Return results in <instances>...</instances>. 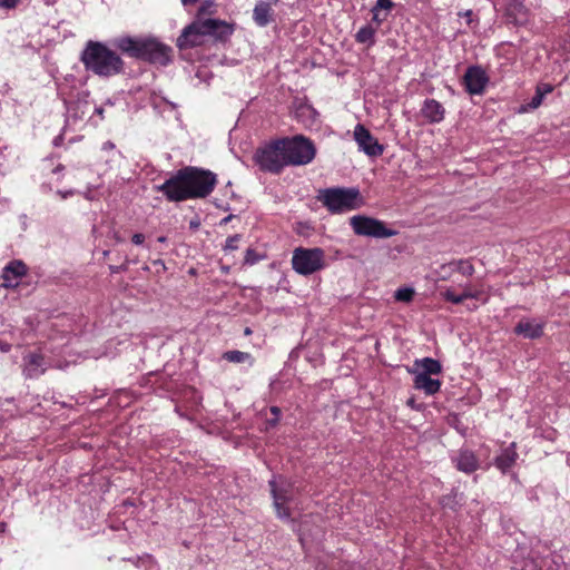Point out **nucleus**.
Instances as JSON below:
<instances>
[{"instance_id": "nucleus-1", "label": "nucleus", "mask_w": 570, "mask_h": 570, "mask_svg": "<svg viewBox=\"0 0 570 570\" xmlns=\"http://www.w3.org/2000/svg\"><path fill=\"white\" fill-rule=\"evenodd\" d=\"M216 184L217 176L213 171L188 166L177 170L155 189L163 193L167 200L179 203L207 197Z\"/></svg>"}, {"instance_id": "nucleus-2", "label": "nucleus", "mask_w": 570, "mask_h": 570, "mask_svg": "<svg viewBox=\"0 0 570 570\" xmlns=\"http://www.w3.org/2000/svg\"><path fill=\"white\" fill-rule=\"evenodd\" d=\"M111 46L125 56L151 65L165 67L173 61V49L155 37L120 36L111 41Z\"/></svg>"}, {"instance_id": "nucleus-3", "label": "nucleus", "mask_w": 570, "mask_h": 570, "mask_svg": "<svg viewBox=\"0 0 570 570\" xmlns=\"http://www.w3.org/2000/svg\"><path fill=\"white\" fill-rule=\"evenodd\" d=\"M80 61L86 71L100 78H111L125 72L121 56L101 41H87L80 53Z\"/></svg>"}, {"instance_id": "nucleus-4", "label": "nucleus", "mask_w": 570, "mask_h": 570, "mask_svg": "<svg viewBox=\"0 0 570 570\" xmlns=\"http://www.w3.org/2000/svg\"><path fill=\"white\" fill-rule=\"evenodd\" d=\"M317 199L331 214L347 213L363 205V198L356 187L324 188L318 191Z\"/></svg>"}, {"instance_id": "nucleus-5", "label": "nucleus", "mask_w": 570, "mask_h": 570, "mask_svg": "<svg viewBox=\"0 0 570 570\" xmlns=\"http://www.w3.org/2000/svg\"><path fill=\"white\" fill-rule=\"evenodd\" d=\"M281 140L284 142L283 151L287 166H304L315 158L316 148L309 138L296 135L291 138H281Z\"/></svg>"}, {"instance_id": "nucleus-6", "label": "nucleus", "mask_w": 570, "mask_h": 570, "mask_svg": "<svg viewBox=\"0 0 570 570\" xmlns=\"http://www.w3.org/2000/svg\"><path fill=\"white\" fill-rule=\"evenodd\" d=\"M283 145L284 142L281 139H275L256 150L254 160L261 170L279 174L287 167Z\"/></svg>"}, {"instance_id": "nucleus-7", "label": "nucleus", "mask_w": 570, "mask_h": 570, "mask_svg": "<svg viewBox=\"0 0 570 570\" xmlns=\"http://www.w3.org/2000/svg\"><path fill=\"white\" fill-rule=\"evenodd\" d=\"M350 225L355 235L377 239L390 238L399 233L396 229L390 228L385 222L366 215L352 216Z\"/></svg>"}, {"instance_id": "nucleus-8", "label": "nucleus", "mask_w": 570, "mask_h": 570, "mask_svg": "<svg viewBox=\"0 0 570 570\" xmlns=\"http://www.w3.org/2000/svg\"><path fill=\"white\" fill-rule=\"evenodd\" d=\"M324 250L320 247H297L293 252L292 267L299 275H311L324 267Z\"/></svg>"}, {"instance_id": "nucleus-9", "label": "nucleus", "mask_w": 570, "mask_h": 570, "mask_svg": "<svg viewBox=\"0 0 570 570\" xmlns=\"http://www.w3.org/2000/svg\"><path fill=\"white\" fill-rule=\"evenodd\" d=\"M271 488V494L273 497V505L277 517L282 520L291 519V511L287 503L293 499L294 484L285 479L276 480L273 478L268 481Z\"/></svg>"}, {"instance_id": "nucleus-10", "label": "nucleus", "mask_w": 570, "mask_h": 570, "mask_svg": "<svg viewBox=\"0 0 570 570\" xmlns=\"http://www.w3.org/2000/svg\"><path fill=\"white\" fill-rule=\"evenodd\" d=\"M353 137L357 147L368 157H379L384 151V146L371 134L362 124H357L353 131Z\"/></svg>"}, {"instance_id": "nucleus-11", "label": "nucleus", "mask_w": 570, "mask_h": 570, "mask_svg": "<svg viewBox=\"0 0 570 570\" xmlns=\"http://www.w3.org/2000/svg\"><path fill=\"white\" fill-rule=\"evenodd\" d=\"M202 26V19H196L190 24L186 26L177 38V47L183 50L203 45L206 35Z\"/></svg>"}, {"instance_id": "nucleus-12", "label": "nucleus", "mask_w": 570, "mask_h": 570, "mask_svg": "<svg viewBox=\"0 0 570 570\" xmlns=\"http://www.w3.org/2000/svg\"><path fill=\"white\" fill-rule=\"evenodd\" d=\"M489 82V76L481 66H470L463 76L465 90L470 95H481Z\"/></svg>"}, {"instance_id": "nucleus-13", "label": "nucleus", "mask_w": 570, "mask_h": 570, "mask_svg": "<svg viewBox=\"0 0 570 570\" xmlns=\"http://www.w3.org/2000/svg\"><path fill=\"white\" fill-rule=\"evenodd\" d=\"M203 21V30L205 31L206 36H212L216 40L224 41L227 38H229L234 31V28L232 24L227 23L226 21L219 20V19H202Z\"/></svg>"}, {"instance_id": "nucleus-14", "label": "nucleus", "mask_w": 570, "mask_h": 570, "mask_svg": "<svg viewBox=\"0 0 570 570\" xmlns=\"http://www.w3.org/2000/svg\"><path fill=\"white\" fill-rule=\"evenodd\" d=\"M47 370V362L40 353H28L23 356V375L27 379H37Z\"/></svg>"}, {"instance_id": "nucleus-15", "label": "nucleus", "mask_w": 570, "mask_h": 570, "mask_svg": "<svg viewBox=\"0 0 570 570\" xmlns=\"http://www.w3.org/2000/svg\"><path fill=\"white\" fill-rule=\"evenodd\" d=\"M27 273V266L21 261H12L2 269V286L13 288L18 286L19 279Z\"/></svg>"}, {"instance_id": "nucleus-16", "label": "nucleus", "mask_w": 570, "mask_h": 570, "mask_svg": "<svg viewBox=\"0 0 570 570\" xmlns=\"http://www.w3.org/2000/svg\"><path fill=\"white\" fill-rule=\"evenodd\" d=\"M544 323L532 318H522L514 327V333L528 340H535L543 335Z\"/></svg>"}, {"instance_id": "nucleus-17", "label": "nucleus", "mask_w": 570, "mask_h": 570, "mask_svg": "<svg viewBox=\"0 0 570 570\" xmlns=\"http://www.w3.org/2000/svg\"><path fill=\"white\" fill-rule=\"evenodd\" d=\"M455 468L466 474L473 473L480 466L479 460L474 452L468 449H462L455 456L452 458Z\"/></svg>"}, {"instance_id": "nucleus-18", "label": "nucleus", "mask_w": 570, "mask_h": 570, "mask_svg": "<svg viewBox=\"0 0 570 570\" xmlns=\"http://www.w3.org/2000/svg\"><path fill=\"white\" fill-rule=\"evenodd\" d=\"M505 16L514 24H524L528 21L529 10L523 0H505Z\"/></svg>"}, {"instance_id": "nucleus-19", "label": "nucleus", "mask_w": 570, "mask_h": 570, "mask_svg": "<svg viewBox=\"0 0 570 570\" xmlns=\"http://www.w3.org/2000/svg\"><path fill=\"white\" fill-rule=\"evenodd\" d=\"M421 112L431 124H438L444 119L445 110L438 100L425 99Z\"/></svg>"}, {"instance_id": "nucleus-20", "label": "nucleus", "mask_w": 570, "mask_h": 570, "mask_svg": "<svg viewBox=\"0 0 570 570\" xmlns=\"http://www.w3.org/2000/svg\"><path fill=\"white\" fill-rule=\"evenodd\" d=\"M517 459L515 443H511L495 458L494 464L502 473H505L514 465Z\"/></svg>"}, {"instance_id": "nucleus-21", "label": "nucleus", "mask_w": 570, "mask_h": 570, "mask_svg": "<svg viewBox=\"0 0 570 570\" xmlns=\"http://www.w3.org/2000/svg\"><path fill=\"white\" fill-rule=\"evenodd\" d=\"M253 20L258 27H266L273 19V9L269 2L259 1L253 10Z\"/></svg>"}, {"instance_id": "nucleus-22", "label": "nucleus", "mask_w": 570, "mask_h": 570, "mask_svg": "<svg viewBox=\"0 0 570 570\" xmlns=\"http://www.w3.org/2000/svg\"><path fill=\"white\" fill-rule=\"evenodd\" d=\"M414 387L424 391L428 395H434L440 391L441 382L424 374H415Z\"/></svg>"}, {"instance_id": "nucleus-23", "label": "nucleus", "mask_w": 570, "mask_h": 570, "mask_svg": "<svg viewBox=\"0 0 570 570\" xmlns=\"http://www.w3.org/2000/svg\"><path fill=\"white\" fill-rule=\"evenodd\" d=\"M414 365L416 367L421 368V372L417 374H424L428 376L431 375H438L442 372V365L438 360H434L432 357H424L422 360H416L414 362Z\"/></svg>"}, {"instance_id": "nucleus-24", "label": "nucleus", "mask_w": 570, "mask_h": 570, "mask_svg": "<svg viewBox=\"0 0 570 570\" xmlns=\"http://www.w3.org/2000/svg\"><path fill=\"white\" fill-rule=\"evenodd\" d=\"M376 28L367 23L358 29L355 33V41L362 45H366L371 48L375 45Z\"/></svg>"}, {"instance_id": "nucleus-25", "label": "nucleus", "mask_w": 570, "mask_h": 570, "mask_svg": "<svg viewBox=\"0 0 570 570\" xmlns=\"http://www.w3.org/2000/svg\"><path fill=\"white\" fill-rule=\"evenodd\" d=\"M296 116L305 126L312 127L317 120L318 112L308 105H302L296 110Z\"/></svg>"}, {"instance_id": "nucleus-26", "label": "nucleus", "mask_w": 570, "mask_h": 570, "mask_svg": "<svg viewBox=\"0 0 570 570\" xmlns=\"http://www.w3.org/2000/svg\"><path fill=\"white\" fill-rule=\"evenodd\" d=\"M223 358L232 363L249 362V364H253V357L249 353L237 350L225 352Z\"/></svg>"}, {"instance_id": "nucleus-27", "label": "nucleus", "mask_w": 570, "mask_h": 570, "mask_svg": "<svg viewBox=\"0 0 570 570\" xmlns=\"http://www.w3.org/2000/svg\"><path fill=\"white\" fill-rule=\"evenodd\" d=\"M454 271L463 276H472L474 274V266L470 259H454L452 261Z\"/></svg>"}, {"instance_id": "nucleus-28", "label": "nucleus", "mask_w": 570, "mask_h": 570, "mask_svg": "<svg viewBox=\"0 0 570 570\" xmlns=\"http://www.w3.org/2000/svg\"><path fill=\"white\" fill-rule=\"evenodd\" d=\"M543 97H542V94L541 92H538L535 90V94L534 96L530 99L529 102H527L525 105H522L520 107V112H528L530 110H534L537 109L538 107L541 106L542 101H543Z\"/></svg>"}, {"instance_id": "nucleus-29", "label": "nucleus", "mask_w": 570, "mask_h": 570, "mask_svg": "<svg viewBox=\"0 0 570 570\" xmlns=\"http://www.w3.org/2000/svg\"><path fill=\"white\" fill-rule=\"evenodd\" d=\"M215 8V0H204L197 11V19H202V17L206 14H214Z\"/></svg>"}, {"instance_id": "nucleus-30", "label": "nucleus", "mask_w": 570, "mask_h": 570, "mask_svg": "<svg viewBox=\"0 0 570 570\" xmlns=\"http://www.w3.org/2000/svg\"><path fill=\"white\" fill-rule=\"evenodd\" d=\"M265 255H261L255 249L248 248L245 253L244 264L252 266L263 261Z\"/></svg>"}, {"instance_id": "nucleus-31", "label": "nucleus", "mask_w": 570, "mask_h": 570, "mask_svg": "<svg viewBox=\"0 0 570 570\" xmlns=\"http://www.w3.org/2000/svg\"><path fill=\"white\" fill-rule=\"evenodd\" d=\"M414 296V289L411 287L399 288L395 292V299L399 302H411Z\"/></svg>"}, {"instance_id": "nucleus-32", "label": "nucleus", "mask_w": 570, "mask_h": 570, "mask_svg": "<svg viewBox=\"0 0 570 570\" xmlns=\"http://www.w3.org/2000/svg\"><path fill=\"white\" fill-rule=\"evenodd\" d=\"M454 271V266H452V262L448 264H442L438 269L436 274L439 275L440 279L446 281L451 277L452 273Z\"/></svg>"}, {"instance_id": "nucleus-33", "label": "nucleus", "mask_w": 570, "mask_h": 570, "mask_svg": "<svg viewBox=\"0 0 570 570\" xmlns=\"http://www.w3.org/2000/svg\"><path fill=\"white\" fill-rule=\"evenodd\" d=\"M443 298L446 302H451L453 304H461L463 302V297L461 294H455L452 289L448 288L442 293Z\"/></svg>"}, {"instance_id": "nucleus-34", "label": "nucleus", "mask_w": 570, "mask_h": 570, "mask_svg": "<svg viewBox=\"0 0 570 570\" xmlns=\"http://www.w3.org/2000/svg\"><path fill=\"white\" fill-rule=\"evenodd\" d=\"M239 240H240V235L239 234H235L233 236H229L226 239L224 249L225 250H236L238 248V242Z\"/></svg>"}, {"instance_id": "nucleus-35", "label": "nucleus", "mask_w": 570, "mask_h": 570, "mask_svg": "<svg viewBox=\"0 0 570 570\" xmlns=\"http://www.w3.org/2000/svg\"><path fill=\"white\" fill-rule=\"evenodd\" d=\"M271 413L273 414V419L267 420V424L269 426H275L278 423L279 417H281V409L277 406H272Z\"/></svg>"}, {"instance_id": "nucleus-36", "label": "nucleus", "mask_w": 570, "mask_h": 570, "mask_svg": "<svg viewBox=\"0 0 570 570\" xmlns=\"http://www.w3.org/2000/svg\"><path fill=\"white\" fill-rule=\"evenodd\" d=\"M392 7H393V2L391 0H376V3L373 7V9H376L379 11L381 9L390 10V9H392Z\"/></svg>"}, {"instance_id": "nucleus-37", "label": "nucleus", "mask_w": 570, "mask_h": 570, "mask_svg": "<svg viewBox=\"0 0 570 570\" xmlns=\"http://www.w3.org/2000/svg\"><path fill=\"white\" fill-rule=\"evenodd\" d=\"M461 295L463 297V301L468 299V298H479L480 292L479 291H472L469 286H464V291H463V293Z\"/></svg>"}, {"instance_id": "nucleus-38", "label": "nucleus", "mask_w": 570, "mask_h": 570, "mask_svg": "<svg viewBox=\"0 0 570 570\" xmlns=\"http://www.w3.org/2000/svg\"><path fill=\"white\" fill-rule=\"evenodd\" d=\"M535 90L541 92L542 97L544 98L548 94L552 92L553 87L550 83H539Z\"/></svg>"}, {"instance_id": "nucleus-39", "label": "nucleus", "mask_w": 570, "mask_h": 570, "mask_svg": "<svg viewBox=\"0 0 570 570\" xmlns=\"http://www.w3.org/2000/svg\"><path fill=\"white\" fill-rule=\"evenodd\" d=\"M20 0H0V8L1 9H13L18 6Z\"/></svg>"}, {"instance_id": "nucleus-40", "label": "nucleus", "mask_w": 570, "mask_h": 570, "mask_svg": "<svg viewBox=\"0 0 570 570\" xmlns=\"http://www.w3.org/2000/svg\"><path fill=\"white\" fill-rule=\"evenodd\" d=\"M373 18L372 20L376 23V28L386 19V16L381 17L380 11L372 8Z\"/></svg>"}, {"instance_id": "nucleus-41", "label": "nucleus", "mask_w": 570, "mask_h": 570, "mask_svg": "<svg viewBox=\"0 0 570 570\" xmlns=\"http://www.w3.org/2000/svg\"><path fill=\"white\" fill-rule=\"evenodd\" d=\"M131 242L135 244V245H142L144 242H145V235L141 234V233H136L132 235L131 237Z\"/></svg>"}, {"instance_id": "nucleus-42", "label": "nucleus", "mask_w": 570, "mask_h": 570, "mask_svg": "<svg viewBox=\"0 0 570 570\" xmlns=\"http://www.w3.org/2000/svg\"><path fill=\"white\" fill-rule=\"evenodd\" d=\"M459 14L464 17V18H466V22L469 24L472 22V16H473V11L472 10H465L464 12H461Z\"/></svg>"}, {"instance_id": "nucleus-43", "label": "nucleus", "mask_w": 570, "mask_h": 570, "mask_svg": "<svg viewBox=\"0 0 570 570\" xmlns=\"http://www.w3.org/2000/svg\"><path fill=\"white\" fill-rule=\"evenodd\" d=\"M181 1V4L187 8V7H191L194 4H196L197 2H199L200 0H180Z\"/></svg>"}, {"instance_id": "nucleus-44", "label": "nucleus", "mask_w": 570, "mask_h": 570, "mask_svg": "<svg viewBox=\"0 0 570 570\" xmlns=\"http://www.w3.org/2000/svg\"><path fill=\"white\" fill-rule=\"evenodd\" d=\"M11 350V345L6 342H0V351L8 353Z\"/></svg>"}, {"instance_id": "nucleus-45", "label": "nucleus", "mask_w": 570, "mask_h": 570, "mask_svg": "<svg viewBox=\"0 0 570 570\" xmlns=\"http://www.w3.org/2000/svg\"><path fill=\"white\" fill-rule=\"evenodd\" d=\"M95 114H97L101 119H104V108L102 107H96Z\"/></svg>"}, {"instance_id": "nucleus-46", "label": "nucleus", "mask_w": 570, "mask_h": 570, "mask_svg": "<svg viewBox=\"0 0 570 570\" xmlns=\"http://www.w3.org/2000/svg\"><path fill=\"white\" fill-rule=\"evenodd\" d=\"M233 215H228L226 217H224L222 220H220V225H226L227 223H229L232 219H233Z\"/></svg>"}, {"instance_id": "nucleus-47", "label": "nucleus", "mask_w": 570, "mask_h": 570, "mask_svg": "<svg viewBox=\"0 0 570 570\" xmlns=\"http://www.w3.org/2000/svg\"><path fill=\"white\" fill-rule=\"evenodd\" d=\"M105 150L107 149H112L114 148V144L111 141H106L104 144V147H102Z\"/></svg>"}, {"instance_id": "nucleus-48", "label": "nucleus", "mask_w": 570, "mask_h": 570, "mask_svg": "<svg viewBox=\"0 0 570 570\" xmlns=\"http://www.w3.org/2000/svg\"><path fill=\"white\" fill-rule=\"evenodd\" d=\"M124 269L122 266H110L111 273H118L119 271Z\"/></svg>"}, {"instance_id": "nucleus-49", "label": "nucleus", "mask_w": 570, "mask_h": 570, "mask_svg": "<svg viewBox=\"0 0 570 570\" xmlns=\"http://www.w3.org/2000/svg\"><path fill=\"white\" fill-rule=\"evenodd\" d=\"M198 226H199V222H196V220L190 222V228L196 229V228H198Z\"/></svg>"}, {"instance_id": "nucleus-50", "label": "nucleus", "mask_w": 570, "mask_h": 570, "mask_svg": "<svg viewBox=\"0 0 570 570\" xmlns=\"http://www.w3.org/2000/svg\"><path fill=\"white\" fill-rule=\"evenodd\" d=\"M154 265L161 266L163 268H165V264H164V262L161 259L155 261Z\"/></svg>"}, {"instance_id": "nucleus-51", "label": "nucleus", "mask_w": 570, "mask_h": 570, "mask_svg": "<svg viewBox=\"0 0 570 570\" xmlns=\"http://www.w3.org/2000/svg\"><path fill=\"white\" fill-rule=\"evenodd\" d=\"M62 169H63V166H62V165H58V166L53 169V173L61 171Z\"/></svg>"}, {"instance_id": "nucleus-52", "label": "nucleus", "mask_w": 570, "mask_h": 570, "mask_svg": "<svg viewBox=\"0 0 570 570\" xmlns=\"http://www.w3.org/2000/svg\"><path fill=\"white\" fill-rule=\"evenodd\" d=\"M114 237H115V240H116L117 243H121V242H124V238H121V237H120V236H118L117 234H115V236H114Z\"/></svg>"}, {"instance_id": "nucleus-53", "label": "nucleus", "mask_w": 570, "mask_h": 570, "mask_svg": "<svg viewBox=\"0 0 570 570\" xmlns=\"http://www.w3.org/2000/svg\"><path fill=\"white\" fill-rule=\"evenodd\" d=\"M244 334L245 335H250L252 334V330L249 327H246L245 331H244Z\"/></svg>"}, {"instance_id": "nucleus-54", "label": "nucleus", "mask_w": 570, "mask_h": 570, "mask_svg": "<svg viewBox=\"0 0 570 570\" xmlns=\"http://www.w3.org/2000/svg\"><path fill=\"white\" fill-rule=\"evenodd\" d=\"M167 240V238L165 236H159L158 237V242L160 243H165Z\"/></svg>"}, {"instance_id": "nucleus-55", "label": "nucleus", "mask_w": 570, "mask_h": 570, "mask_svg": "<svg viewBox=\"0 0 570 570\" xmlns=\"http://www.w3.org/2000/svg\"><path fill=\"white\" fill-rule=\"evenodd\" d=\"M71 194H72L71 191L63 193L62 197L66 198L68 195H71Z\"/></svg>"}, {"instance_id": "nucleus-56", "label": "nucleus", "mask_w": 570, "mask_h": 570, "mask_svg": "<svg viewBox=\"0 0 570 570\" xmlns=\"http://www.w3.org/2000/svg\"><path fill=\"white\" fill-rule=\"evenodd\" d=\"M567 463L570 466V453L567 455Z\"/></svg>"}]
</instances>
